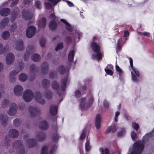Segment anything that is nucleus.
Returning a JSON list of instances; mask_svg holds the SVG:
<instances>
[{"instance_id": "20e7f679", "label": "nucleus", "mask_w": 154, "mask_h": 154, "mask_svg": "<svg viewBox=\"0 0 154 154\" xmlns=\"http://www.w3.org/2000/svg\"><path fill=\"white\" fill-rule=\"evenodd\" d=\"M129 59L130 61L131 67L133 70V72H131L132 80L134 82H137L138 81V80L137 77H139L140 75L139 72L137 69L133 68V60L132 58L130 57L129 58Z\"/></svg>"}, {"instance_id": "a211bd4d", "label": "nucleus", "mask_w": 154, "mask_h": 154, "mask_svg": "<svg viewBox=\"0 0 154 154\" xmlns=\"http://www.w3.org/2000/svg\"><path fill=\"white\" fill-rule=\"evenodd\" d=\"M101 120V115L100 114H97L96 116L95 120V126L97 129H99L100 128Z\"/></svg>"}, {"instance_id": "1a4fd4ad", "label": "nucleus", "mask_w": 154, "mask_h": 154, "mask_svg": "<svg viewBox=\"0 0 154 154\" xmlns=\"http://www.w3.org/2000/svg\"><path fill=\"white\" fill-rule=\"evenodd\" d=\"M36 32V29L33 26H30L26 31V35L29 38H31L34 35Z\"/></svg>"}, {"instance_id": "8fccbe9b", "label": "nucleus", "mask_w": 154, "mask_h": 154, "mask_svg": "<svg viewBox=\"0 0 154 154\" xmlns=\"http://www.w3.org/2000/svg\"><path fill=\"white\" fill-rule=\"evenodd\" d=\"M45 95L47 98H50L52 97V93L49 91H47L46 92Z\"/></svg>"}, {"instance_id": "4be33fe9", "label": "nucleus", "mask_w": 154, "mask_h": 154, "mask_svg": "<svg viewBox=\"0 0 154 154\" xmlns=\"http://www.w3.org/2000/svg\"><path fill=\"white\" fill-rule=\"evenodd\" d=\"M9 22V19L7 18H3L0 23V28L2 29L4 28Z\"/></svg>"}, {"instance_id": "de8ad7c7", "label": "nucleus", "mask_w": 154, "mask_h": 154, "mask_svg": "<svg viewBox=\"0 0 154 154\" xmlns=\"http://www.w3.org/2000/svg\"><path fill=\"white\" fill-rule=\"evenodd\" d=\"M49 83V81L47 79H44L42 81V84L43 86H45L46 85H48Z\"/></svg>"}, {"instance_id": "69168bd1", "label": "nucleus", "mask_w": 154, "mask_h": 154, "mask_svg": "<svg viewBox=\"0 0 154 154\" xmlns=\"http://www.w3.org/2000/svg\"><path fill=\"white\" fill-rule=\"evenodd\" d=\"M35 66L34 65H32L30 66V69L32 72L35 70Z\"/></svg>"}, {"instance_id": "f704fd0d", "label": "nucleus", "mask_w": 154, "mask_h": 154, "mask_svg": "<svg viewBox=\"0 0 154 154\" xmlns=\"http://www.w3.org/2000/svg\"><path fill=\"white\" fill-rule=\"evenodd\" d=\"M10 36V33L8 31L4 32L2 35V38L4 39H7Z\"/></svg>"}, {"instance_id": "c9c22d12", "label": "nucleus", "mask_w": 154, "mask_h": 154, "mask_svg": "<svg viewBox=\"0 0 154 154\" xmlns=\"http://www.w3.org/2000/svg\"><path fill=\"white\" fill-rule=\"evenodd\" d=\"M32 58L33 60L37 62L40 60V57L38 54H34L33 55Z\"/></svg>"}, {"instance_id": "bf43d9fd", "label": "nucleus", "mask_w": 154, "mask_h": 154, "mask_svg": "<svg viewBox=\"0 0 154 154\" xmlns=\"http://www.w3.org/2000/svg\"><path fill=\"white\" fill-rule=\"evenodd\" d=\"M105 71L106 73L107 74L109 75H112L113 72H112V71H111V70H110L109 69H105Z\"/></svg>"}, {"instance_id": "37998d69", "label": "nucleus", "mask_w": 154, "mask_h": 154, "mask_svg": "<svg viewBox=\"0 0 154 154\" xmlns=\"http://www.w3.org/2000/svg\"><path fill=\"white\" fill-rule=\"evenodd\" d=\"M116 71L118 72L119 75L120 76L123 73V71L119 67L116 65Z\"/></svg>"}, {"instance_id": "7ed1b4c3", "label": "nucleus", "mask_w": 154, "mask_h": 154, "mask_svg": "<svg viewBox=\"0 0 154 154\" xmlns=\"http://www.w3.org/2000/svg\"><path fill=\"white\" fill-rule=\"evenodd\" d=\"M93 101V98L91 96L86 98H83L80 99V107L82 110H85L91 106Z\"/></svg>"}, {"instance_id": "39448f33", "label": "nucleus", "mask_w": 154, "mask_h": 154, "mask_svg": "<svg viewBox=\"0 0 154 154\" xmlns=\"http://www.w3.org/2000/svg\"><path fill=\"white\" fill-rule=\"evenodd\" d=\"M18 67H20L19 70L17 71L16 70H13L9 73V80L11 83H13L15 81L16 75L23 68V63L22 62H21L19 63Z\"/></svg>"}, {"instance_id": "a878e982", "label": "nucleus", "mask_w": 154, "mask_h": 154, "mask_svg": "<svg viewBox=\"0 0 154 154\" xmlns=\"http://www.w3.org/2000/svg\"><path fill=\"white\" fill-rule=\"evenodd\" d=\"M8 120V118L5 115H0V121L3 125L5 126V125L6 122Z\"/></svg>"}, {"instance_id": "9b49d317", "label": "nucleus", "mask_w": 154, "mask_h": 154, "mask_svg": "<svg viewBox=\"0 0 154 154\" xmlns=\"http://www.w3.org/2000/svg\"><path fill=\"white\" fill-rule=\"evenodd\" d=\"M29 111L31 116L32 117L38 115L40 113V111L38 109L32 106L29 107Z\"/></svg>"}, {"instance_id": "bb28decb", "label": "nucleus", "mask_w": 154, "mask_h": 154, "mask_svg": "<svg viewBox=\"0 0 154 154\" xmlns=\"http://www.w3.org/2000/svg\"><path fill=\"white\" fill-rule=\"evenodd\" d=\"M40 128L42 130H46L48 127V125L47 122L45 121H42L39 126Z\"/></svg>"}, {"instance_id": "6e6d98bb", "label": "nucleus", "mask_w": 154, "mask_h": 154, "mask_svg": "<svg viewBox=\"0 0 154 154\" xmlns=\"http://www.w3.org/2000/svg\"><path fill=\"white\" fill-rule=\"evenodd\" d=\"M45 39L44 38L42 39L41 40L40 42V44L41 46L42 47H44L45 45Z\"/></svg>"}, {"instance_id": "052dcab7", "label": "nucleus", "mask_w": 154, "mask_h": 154, "mask_svg": "<svg viewBox=\"0 0 154 154\" xmlns=\"http://www.w3.org/2000/svg\"><path fill=\"white\" fill-rule=\"evenodd\" d=\"M57 147V146L56 145H54L53 146H52V149L50 151L49 154H53L54 152V149H56Z\"/></svg>"}, {"instance_id": "5701e85b", "label": "nucleus", "mask_w": 154, "mask_h": 154, "mask_svg": "<svg viewBox=\"0 0 154 154\" xmlns=\"http://www.w3.org/2000/svg\"><path fill=\"white\" fill-rule=\"evenodd\" d=\"M46 25V19L44 18H42L41 20L39 21L38 23V25L39 28L44 27Z\"/></svg>"}, {"instance_id": "e2e57ef3", "label": "nucleus", "mask_w": 154, "mask_h": 154, "mask_svg": "<svg viewBox=\"0 0 154 154\" xmlns=\"http://www.w3.org/2000/svg\"><path fill=\"white\" fill-rule=\"evenodd\" d=\"M16 27V25L15 24L12 26L11 28L10 31L11 32H14L15 30Z\"/></svg>"}, {"instance_id": "aec40b11", "label": "nucleus", "mask_w": 154, "mask_h": 154, "mask_svg": "<svg viewBox=\"0 0 154 154\" xmlns=\"http://www.w3.org/2000/svg\"><path fill=\"white\" fill-rule=\"evenodd\" d=\"M10 12V10L7 8H2L0 10V15L2 16L8 15Z\"/></svg>"}, {"instance_id": "c756f323", "label": "nucleus", "mask_w": 154, "mask_h": 154, "mask_svg": "<svg viewBox=\"0 0 154 154\" xmlns=\"http://www.w3.org/2000/svg\"><path fill=\"white\" fill-rule=\"evenodd\" d=\"M75 52L73 50L71 51L68 55V60L69 62H72L73 61L74 55Z\"/></svg>"}, {"instance_id": "c85d7f7f", "label": "nucleus", "mask_w": 154, "mask_h": 154, "mask_svg": "<svg viewBox=\"0 0 154 154\" xmlns=\"http://www.w3.org/2000/svg\"><path fill=\"white\" fill-rule=\"evenodd\" d=\"M69 69L67 68H65L63 66H60L58 70L60 73L62 74L64 73L68 72Z\"/></svg>"}, {"instance_id": "a18cd8bd", "label": "nucleus", "mask_w": 154, "mask_h": 154, "mask_svg": "<svg viewBox=\"0 0 154 154\" xmlns=\"http://www.w3.org/2000/svg\"><path fill=\"white\" fill-rule=\"evenodd\" d=\"M9 102V101L7 99H4L2 102V106L5 107V106L8 105Z\"/></svg>"}, {"instance_id": "2f4dec72", "label": "nucleus", "mask_w": 154, "mask_h": 154, "mask_svg": "<svg viewBox=\"0 0 154 154\" xmlns=\"http://www.w3.org/2000/svg\"><path fill=\"white\" fill-rule=\"evenodd\" d=\"M27 144L30 147L34 146L36 144V142L34 139H30L27 142Z\"/></svg>"}, {"instance_id": "6ab92c4d", "label": "nucleus", "mask_w": 154, "mask_h": 154, "mask_svg": "<svg viewBox=\"0 0 154 154\" xmlns=\"http://www.w3.org/2000/svg\"><path fill=\"white\" fill-rule=\"evenodd\" d=\"M8 135L10 137L16 138L18 136V132L16 130L11 129L8 132Z\"/></svg>"}, {"instance_id": "774afa93", "label": "nucleus", "mask_w": 154, "mask_h": 154, "mask_svg": "<svg viewBox=\"0 0 154 154\" xmlns=\"http://www.w3.org/2000/svg\"><path fill=\"white\" fill-rule=\"evenodd\" d=\"M105 154H109V151L107 148L105 149L104 150Z\"/></svg>"}, {"instance_id": "e433bc0d", "label": "nucleus", "mask_w": 154, "mask_h": 154, "mask_svg": "<svg viewBox=\"0 0 154 154\" xmlns=\"http://www.w3.org/2000/svg\"><path fill=\"white\" fill-rule=\"evenodd\" d=\"M67 80V79H65L62 80V86L61 88L62 91H63L65 90V89L66 87V84Z\"/></svg>"}, {"instance_id": "3c124183", "label": "nucleus", "mask_w": 154, "mask_h": 154, "mask_svg": "<svg viewBox=\"0 0 154 154\" xmlns=\"http://www.w3.org/2000/svg\"><path fill=\"white\" fill-rule=\"evenodd\" d=\"M63 47V44L62 43H59L58 44L57 47L56 48L55 50L56 51H58L61 48Z\"/></svg>"}, {"instance_id": "13d9d810", "label": "nucleus", "mask_w": 154, "mask_h": 154, "mask_svg": "<svg viewBox=\"0 0 154 154\" xmlns=\"http://www.w3.org/2000/svg\"><path fill=\"white\" fill-rule=\"evenodd\" d=\"M41 2L39 1H37L35 3V5L38 8H40L41 7Z\"/></svg>"}, {"instance_id": "4c0bfd02", "label": "nucleus", "mask_w": 154, "mask_h": 154, "mask_svg": "<svg viewBox=\"0 0 154 154\" xmlns=\"http://www.w3.org/2000/svg\"><path fill=\"white\" fill-rule=\"evenodd\" d=\"M59 87V84L56 82L54 81L53 82L52 85V87L53 89L56 90L58 89Z\"/></svg>"}, {"instance_id": "338daca9", "label": "nucleus", "mask_w": 154, "mask_h": 154, "mask_svg": "<svg viewBox=\"0 0 154 154\" xmlns=\"http://www.w3.org/2000/svg\"><path fill=\"white\" fill-rule=\"evenodd\" d=\"M19 1V0H14V1L12 2L11 5L12 6L17 4Z\"/></svg>"}, {"instance_id": "680f3d73", "label": "nucleus", "mask_w": 154, "mask_h": 154, "mask_svg": "<svg viewBox=\"0 0 154 154\" xmlns=\"http://www.w3.org/2000/svg\"><path fill=\"white\" fill-rule=\"evenodd\" d=\"M129 33L127 31H125L124 32V37H125V39L127 40V37L129 36Z\"/></svg>"}, {"instance_id": "f03ea898", "label": "nucleus", "mask_w": 154, "mask_h": 154, "mask_svg": "<svg viewBox=\"0 0 154 154\" xmlns=\"http://www.w3.org/2000/svg\"><path fill=\"white\" fill-rule=\"evenodd\" d=\"M90 46L92 49L95 53H97V55L93 54L92 55V58L99 60L102 58V54L100 52V45L96 42H92L90 44Z\"/></svg>"}, {"instance_id": "7c9ffc66", "label": "nucleus", "mask_w": 154, "mask_h": 154, "mask_svg": "<svg viewBox=\"0 0 154 154\" xmlns=\"http://www.w3.org/2000/svg\"><path fill=\"white\" fill-rule=\"evenodd\" d=\"M19 79L21 81L24 82L26 80L27 78V75L23 73L21 74L19 76Z\"/></svg>"}, {"instance_id": "a19ab883", "label": "nucleus", "mask_w": 154, "mask_h": 154, "mask_svg": "<svg viewBox=\"0 0 154 154\" xmlns=\"http://www.w3.org/2000/svg\"><path fill=\"white\" fill-rule=\"evenodd\" d=\"M48 147L46 146H44L42 149V154H47Z\"/></svg>"}, {"instance_id": "412c9836", "label": "nucleus", "mask_w": 154, "mask_h": 154, "mask_svg": "<svg viewBox=\"0 0 154 154\" xmlns=\"http://www.w3.org/2000/svg\"><path fill=\"white\" fill-rule=\"evenodd\" d=\"M57 106L56 105L51 106L50 108V112L53 116L55 115L57 113Z\"/></svg>"}, {"instance_id": "58836bf2", "label": "nucleus", "mask_w": 154, "mask_h": 154, "mask_svg": "<svg viewBox=\"0 0 154 154\" xmlns=\"http://www.w3.org/2000/svg\"><path fill=\"white\" fill-rule=\"evenodd\" d=\"M125 134V128H122L121 131L118 133V136L119 137H121L124 136Z\"/></svg>"}, {"instance_id": "0e129e2a", "label": "nucleus", "mask_w": 154, "mask_h": 154, "mask_svg": "<svg viewBox=\"0 0 154 154\" xmlns=\"http://www.w3.org/2000/svg\"><path fill=\"white\" fill-rule=\"evenodd\" d=\"M103 105L105 108H108L109 106V103L108 102L105 100L103 102Z\"/></svg>"}, {"instance_id": "473e14b6", "label": "nucleus", "mask_w": 154, "mask_h": 154, "mask_svg": "<svg viewBox=\"0 0 154 154\" xmlns=\"http://www.w3.org/2000/svg\"><path fill=\"white\" fill-rule=\"evenodd\" d=\"M88 137H87V140H88ZM91 146L90 145V143L89 141L87 140L85 144V149L86 151H89L91 149Z\"/></svg>"}, {"instance_id": "6e6552de", "label": "nucleus", "mask_w": 154, "mask_h": 154, "mask_svg": "<svg viewBox=\"0 0 154 154\" xmlns=\"http://www.w3.org/2000/svg\"><path fill=\"white\" fill-rule=\"evenodd\" d=\"M17 107L16 104L12 103L10 104L9 108L8 111V113L10 116H14L16 114Z\"/></svg>"}, {"instance_id": "49530a36", "label": "nucleus", "mask_w": 154, "mask_h": 154, "mask_svg": "<svg viewBox=\"0 0 154 154\" xmlns=\"http://www.w3.org/2000/svg\"><path fill=\"white\" fill-rule=\"evenodd\" d=\"M86 133V130L85 129H84V130L83 131V132H82V134L81 135L80 137V139L82 140L85 138V137Z\"/></svg>"}, {"instance_id": "4468645a", "label": "nucleus", "mask_w": 154, "mask_h": 154, "mask_svg": "<svg viewBox=\"0 0 154 154\" xmlns=\"http://www.w3.org/2000/svg\"><path fill=\"white\" fill-rule=\"evenodd\" d=\"M14 58V55L13 53H10L8 54L5 59L6 64L8 65L11 64L13 62Z\"/></svg>"}, {"instance_id": "c03bdc74", "label": "nucleus", "mask_w": 154, "mask_h": 154, "mask_svg": "<svg viewBox=\"0 0 154 154\" xmlns=\"http://www.w3.org/2000/svg\"><path fill=\"white\" fill-rule=\"evenodd\" d=\"M5 51V48L3 47L2 44H0V54H3Z\"/></svg>"}, {"instance_id": "603ef678", "label": "nucleus", "mask_w": 154, "mask_h": 154, "mask_svg": "<svg viewBox=\"0 0 154 154\" xmlns=\"http://www.w3.org/2000/svg\"><path fill=\"white\" fill-rule=\"evenodd\" d=\"M60 138V137L57 134H54L53 136V140L54 141H56L58 139H59Z\"/></svg>"}, {"instance_id": "cd10ccee", "label": "nucleus", "mask_w": 154, "mask_h": 154, "mask_svg": "<svg viewBox=\"0 0 154 154\" xmlns=\"http://www.w3.org/2000/svg\"><path fill=\"white\" fill-rule=\"evenodd\" d=\"M48 65L46 63H44L42 66V72L43 74L46 73L48 70Z\"/></svg>"}, {"instance_id": "393cba45", "label": "nucleus", "mask_w": 154, "mask_h": 154, "mask_svg": "<svg viewBox=\"0 0 154 154\" xmlns=\"http://www.w3.org/2000/svg\"><path fill=\"white\" fill-rule=\"evenodd\" d=\"M117 128V126L115 125H114L113 126H110L106 130V133H109L111 131H112V132H114L116 131Z\"/></svg>"}, {"instance_id": "09e8293b", "label": "nucleus", "mask_w": 154, "mask_h": 154, "mask_svg": "<svg viewBox=\"0 0 154 154\" xmlns=\"http://www.w3.org/2000/svg\"><path fill=\"white\" fill-rule=\"evenodd\" d=\"M132 126V127L136 130H137L139 127V125L135 122L133 123Z\"/></svg>"}, {"instance_id": "864d4df0", "label": "nucleus", "mask_w": 154, "mask_h": 154, "mask_svg": "<svg viewBox=\"0 0 154 154\" xmlns=\"http://www.w3.org/2000/svg\"><path fill=\"white\" fill-rule=\"evenodd\" d=\"M9 141V139L7 137V136H6L5 137V146H8L9 145L8 142Z\"/></svg>"}, {"instance_id": "423d86ee", "label": "nucleus", "mask_w": 154, "mask_h": 154, "mask_svg": "<svg viewBox=\"0 0 154 154\" xmlns=\"http://www.w3.org/2000/svg\"><path fill=\"white\" fill-rule=\"evenodd\" d=\"M13 146L14 148H17L19 149L18 152V154H24V150L22 144L20 140H17L15 142Z\"/></svg>"}, {"instance_id": "f257e3e1", "label": "nucleus", "mask_w": 154, "mask_h": 154, "mask_svg": "<svg viewBox=\"0 0 154 154\" xmlns=\"http://www.w3.org/2000/svg\"><path fill=\"white\" fill-rule=\"evenodd\" d=\"M154 129L151 132L147 133L143 138L142 141L140 140L136 142L129 149L127 154H140L144 149V144L148 141L149 139L152 136Z\"/></svg>"}, {"instance_id": "2eb2a0df", "label": "nucleus", "mask_w": 154, "mask_h": 154, "mask_svg": "<svg viewBox=\"0 0 154 154\" xmlns=\"http://www.w3.org/2000/svg\"><path fill=\"white\" fill-rule=\"evenodd\" d=\"M23 88L20 85H18L15 86L14 88V93L17 96H19L22 94Z\"/></svg>"}, {"instance_id": "b1692460", "label": "nucleus", "mask_w": 154, "mask_h": 154, "mask_svg": "<svg viewBox=\"0 0 154 154\" xmlns=\"http://www.w3.org/2000/svg\"><path fill=\"white\" fill-rule=\"evenodd\" d=\"M61 21L65 24L66 28L68 31H71L72 30V27L65 20L63 19H61Z\"/></svg>"}, {"instance_id": "4d7b16f0", "label": "nucleus", "mask_w": 154, "mask_h": 154, "mask_svg": "<svg viewBox=\"0 0 154 154\" xmlns=\"http://www.w3.org/2000/svg\"><path fill=\"white\" fill-rule=\"evenodd\" d=\"M75 94V96L77 97H79L81 96V93L78 90H76Z\"/></svg>"}, {"instance_id": "ddd939ff", "label": "nucleus", "mask_w": 154, "mask_h": 154, "mask_svg": "<svg viewBox=\"0 0 154 154\" xmlns=\"http://www.w3.org/2000/svg\"><path fill=\"white\" fill-rule=\"evenodd\" d=\"M35 47L32 45H29L27 47L26 52L24 56L25 60H27V58H28L30 54L33 52L35 51Z\"/></svg>"}, {"instance_id": "72a5a7b5", "label": "nucleus", "mask_w": 154, "mask_h": 154, "mask_svg": "<svg viewBox=\"0 0 154 154\" xmlns=\"http://www.w3.org/2000/svg\"><path fill=\"white\" fill-rule=\"evenodd\" d=\"M45 134L43 133H41L37 136V138L38 140L42 141L45 139Z\"/></svg>"}, {"instance_id": "ea45409f", "label": "nucleus", "mask_w": 154, "mask_h": 154, "mask_svg": "<svg viewBox=\"0 0 154 154\" xmlns=\"http://www.w3.org/2000/svg\"><path fill=\"white\" fill-rule=\"evenodd\" d=\"M14 125L16 127H18L20 124V119H16L14 120L13 121Z\"/></svg>"}, {"instance_id": "f3484780", "label": "nucleus", "mask_w": 154, "mask_h": 154, "mask_svg": "<svg viewBox=\"0 0 154 154\" xmlns=\"http://www.w3.org/2000/svg\"><path fill=\"white\" fill-rule=\"evenodd\" d=\"M35 98L37 102L41 104H43L45 103V100L42 98V95L39 92L36 93Z\"/></svg>"}, {"instance_id": "0eeeda50", "label": "nucleus", "mask_w": 154, "mask_h": 154, "mask_svg": "<svg viewBox=\"0 0 154 154\" xmlns=\"http://www.w3.org/2000/svg\"><path fill=\"white\" fill-rule=\"evenodd\" d=\"M23 100L26 102L31 101L33 97L32 93L29 90H27L25 91L23 95Z\"/></svg>"}, {"instance_id": "5fc2aeb1", "label": "nucleus", "mask_w": 154, "mask_h": 154, "mask_svg": "<svg viewBox=\"0 0 154 154\" xmlns=\"http://www.w3.org/2000/svg\"><path fill=\"white\" fill-rule=\"evenodd\" d=\"M45 8L47 9H50L52 8V5L49 3H45Z\"/></svg>"}, {"instance_id": "f8f14e48", "label": "nucleus", "mask_w": 154, "mask_h": 154, "mask_svg": "<svg viewBox=\"0 0 154 154\" xmlns=\"http://www.w3.org/2000/svg\"><path fill=\"white\" fill-rule=\"evenodd\" d=\"M15 48L18 51H22L24 49L23 42L21 39L16 41L15 45Z\"/></svg>"}, {"instance_id": "dca6fc26", "label": "nucleus", "mask_w": 154, "mask_h": 154, "mask_svg": "<svg viewBox=\"0 0 154 154\" xmlns=\"http://www.w3.org/2000/svg\"><path fill=\"white\" fill-rule=\"evenodd\" d=\"M33 16L32 14L25 11H23L22 12V17L23 18L26 20H28L31 19Z\"/></svg>"}, {"instance_id": "79ce46f5", "label": "nucleus", "mask_w": 154, "mask_h": 154, "mask_svg": "<svg viewBox=\"0 0 154 154\" xmlns=\"http://www.w3.org/2000/svg\"><path fill=\"white\" fill-rule=\"evenodd\" d=\"M131 136L133 140L135 141L137 139V134L134 131H132L131 132Z\"/></svg>"}, {"instance_id": "9d476101", "label": "nucleus", "mask_w": 154, "mask_h": 154, "mask_svg": "<svg viewBox=\"0 0 154 154\" xmlns=\"http://www.w3.org/2000/svg\"><path fill=\"white\" fill-rule=\"evenodd\" d=\"M50 17L52 20H51L49 23V27L51 30H54L56 28L57 26L56 23L54 20L55 19V16L54 14H50Z\"/></svg>"}]
</instances>
